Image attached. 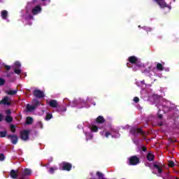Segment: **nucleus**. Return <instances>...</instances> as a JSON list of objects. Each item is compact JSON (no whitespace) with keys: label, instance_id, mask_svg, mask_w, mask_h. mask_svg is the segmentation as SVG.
I'll return each instance as SVG.
<instances>
[{"label":"nucleus","instance_id":"nucleus-36","mask_svg":"<svg viewBox=\"0 0 179 179\" xmlns=\"http://www.w3.org/2000/svg\"><path fill=\"white\" fill-rule=\"evenodd\" d=\"M50 173H54V169L53 168L50 169Z\"/></svg>","mask_w":179,"mask_h":179},{"label":"nucleus","instance_id":"nucleus-7","mask_svg":"<svg viewBox=\"0 0 179 179\" xmlns=\"http://www.w3.org/2000/svg\"><path fill=\"white\" fill-rule=\"evenodd\" d=\"M34 96H35V97H38L39 99H43V97H44V93L38 90H36L34 92Z\"/></svg>","mask_w":179,"mask_h":179},{"label":"nucleus","instance_id":"nucleus-3","mask_svg":"<svg viewBox=\"0 0 179 179\" xmlns=\"http://www.w3.org/2000/svg\"><path fill=\"white\" fill-rule=\"evenodd\" d=\"M34 104H35V106L27 105V111H33V110H36V107H37V106H40V102H38V101H37V100H35Z\"/></svg>","mask_w":179,"mask_h":179},{"label":"nucleus","instance_id":"nucleus-33","mask_svg":"<svg viewBox=\"0 0 179 179\" xmlns=\"http://www.w3.org/2000/svg\"><path fill=\"white\" fill-rule=\"evenodd\" d=\"M134 103H138L139 102V98L136 96L134 98Z\"/></svg>","mask_w":179,"mask_h":179},{"label":"nucleus","instance_id":"nucleus-38","mask_svg":"<svg viewBox=\"0 0 179 179\" xmlns=\"http://www.w3.org/2000/svg\"><path fill=\"white\" fill-rule=\"evenodd\" d=\"M2 120H3V116H2V115H0V121H2Z\"/></svg>","mask_w":179,"mask_h":179},{"label":"nucleus","instance_id":"nucleus-4","mask_svg":"<svg viewBox=\"0 0 179 179\" xmlns=\"http://www.w3.org/2000/svg\"><path fill=\"white\" fill-rule=\"evenodd\" d=\"M154 169H155V171H157L158 176H160L163 171V166L159 164H154Z\"/></svg>","mask_w":179,"mask_h":179},{"label":"nucleus","instance_id":"nucleus-24","mask_svg":"<svg viewBox=\"0 0 179 179\" xmlns=\"http://www.w3.org/2000/svg\"><path fill=\"white\" fill-rule=\"evenodd\" d=\"M96 176H98L99 178H104V175H103V173H101L100 171H98L96 173Z\"/></svg>","mask_w":179,"mask_h":179},{"label":"nucleus","instance_id":"nucleus-18","mask_svg":"<svg viewBox=\"0 0 179 179\" xmlns=\"http://www.w3.org/2000/svg\"><path fill=\"white\" fill-rule=\"evenodd\" d=\"M1 13V17L3 19H6V17H8V11L2 10Z\"/></svg>","mask_w":179,"mask_h":179},{"label":"nucleus","instance_id":"nucleus-17","mask_svg":"<svg viewBox=\"0 0 179 179\" xmlns=\"http://www.w3.org/2000/svg\"><path fill=\"white\" fill-rule=\"evenodd\" d=\"M147 159L149 160V162H152L153 159H155V155L150 152L147 155Z\"/></svg>","mask_w":179,"mask_h":179},{"label":"nucleus","instance_id":"nucleus-25","mask_svg":"<svg viewBox=\"0 0 179 179\" xmlns=\"http://www.w3.org/2000/svg\"><path fill=\"white\" fill-rule=\"evenodd\" d=\"M0 136L1 138H5V136H6V131H1Z\"/></svg>","mask_w":179,"mask_h":179},{"label":"nucleus","instance_id":"nucleus-23","mask_svg":"<svg viewBox=\"0 0 179 179\" xmlns=\"http://www.w3.org/2000/svg\"><path fill=\"white\" fill-rule=\"evenodd\" d=\"M24 174L26 176H29V175L31 174V170H30V169H25L24 170Z\"/></svg>","mask_w":179,"mask_h":179},{"label":"nucleus","instance_id":"nucleus-35","mask_svg":"<svg viewBox=\"0 0 179 179\" xmlns=\"http://www.w3.org/2000/svg\"><path fill=\"white\" fill-rule=\"evenodd\" d=\"M6 113L7 115H9V114H10V110H7L6 111Z\"/></svg>","mask_w":179,"mask_h":179},{"label":"nucleus","instance_id":"nucleus-11","mask_svg":"<svg viewBox=\"0 0 179 179\" xmlns=\"http://www.w3.org/2000/svg\"><path fill=\"white\" fill-rule=\"evenodd\" d=\"M49 106H50V107H53V108H55L58 107V102H57L55 100H51L49 101Z\"/></svg>","mask_w":179,"mask_h":179},{"label":"nucleus","instance_id":"nucleus-15","mask_svg":"<svg viewBox=\"0 0 179 179\" xmlns=\"http://www.w3.org/2000/svg\"><path fill=\"white\" fill-rule=\"evenodd\" d=\"M6 94H9L10 96H15L16 93H17V90H8L6 91Z\"/></svg>","mask_w":179,"mask_h":179},{"label":"nucleus","instance_id":"nucleus-12","mask_svg":"<svg viewBox=\"0 0 179 179\" xmlns=\"http://www.w3.org/2000/svg\"><path fill=\"white\" fill-rule=\"evenodd\" d=\"M110 135H111L113 136V138H118V136H120V134H117L115 136H114V134H113V131H111V133L106 131L105 134V136L106 138H108V136H110Z\"/></svg>","mask_w":179,"mask_h":179},{"label":"nucleus","instance_id":"nucleus-29","mask_svg":"<svg viewBox=\"0 0 179 179\" xmlns=\"http://www.w3.org/2000/svg\"><path fill=\"white\" fill-rule=\"evenodd\" d=\"M137 132V134H142V129H134V132Z\"/></svg>","mask_w":179,"mask_h":179},{"label":"nucleus","instance_id":"nucleus-27","mask_svg":"<svg viewBox=\"0 0 179 179\" xmlns=\"http://www.w3.org/2000/svg\"><path fill=\"white\" fill-rule=\"evenodd\" d=\"M10 131L11 132H15L16 131V127L14 125L10 126Z\"/></svg>","mask_w":179,"mask_h":179},{"label":"nucleus","instance_id":"nucleus-28","mask_svg":"<svg viewBox=\"0 0 179 179\" xmlns=\"http://www.w3.org/2000/svg\"><path fill=\"white\" fill-rule=\"evenodd\" d=\"M14 72L15 73H17V75H20L22 71L20 69H15Z\"/></svg>","mask_w":179,"mask_h":179},{"label":"nucleus","instance_id":"nucleus-1","mask_svg":"<svg viewBox=\"0 0 179 179\" xmlns=\"http://www.w3.org/2000/svg\"><path fill=\"white\" fill-rule=\"evenodd\" d=\"M59 169L60 170H66V171H71V169H72V164L68 162H62L59 164Z\"/></svg>","mask_w":179,"mask_h":179},{"label":"nucleus","instance_id":"nucleus-2","mask_svg":"<svg viewBox=\"0 0 179 179\" xmlns=\"http://www.w3.org/2000/svg\"><path fill=\"white\" fill-rule=\"evenodd\" d=\"M129 162L131 166H136L139 163V158L136 156H133L129 159Z\"/></svg>","mask_w":179,"mask_h":179},{"label":"nucleus","instance_id":"nucleus-14","mask_svg":"<svg viewBox=\"0 0 179 179\" xmlns=\"http://www.w3.org/2000/svg\"><path fill=\"white\" fill-rule=\"evenodd\" d=\"M129 61L131 64H135L136 62H138V59L135 56H131L129 57Z\"/></svg>","mask_w":179,"mask_h":179},{"label":"nucleus","instance_id":"nucleus-10","mask_svg":"<svg viewBox=\"0 0 179 179\" xmlns=\"http://www.w3.org/2000/svg\"><path fill=\"white\" fill-rule=\"evenodd\" d=\"M155 1L161 8H167V3H166L164 0H155Z\"/></svg>","mask_w":179,"mask_h":179},{"label":"nucleus","instance_id":"nucleus-8","mask_svg":"<svg viewBox=\"0 0 179 179\" xmlns=\"http://www.w3.org/2000/svg\"><path fill=\"white\" fill-rule=\"evenodd\" d=\"M7 138L8 139H10V141L13 145H16V143H17V136H16L15 135H9L7 136Z\"/></svg>","mask_w":179,"mask_h":179},{"label":"nucleus","instance_id":"nucleus-37","mask_svg":"<svg viewBox=\"0 0 179 179\" xmlns=\"http://www.w3.org/2000/svg\"><path fill=\"white\" fill-rule=\"evenodd\" d=\"M143 152H146V147H142Z\"/></svg>","mask_w":179,"mask_h":179},{"label":"nucleus","instance_id":"nucleus-5","mask_svg":"<svg viewBox=\"0 0 179 179\" xmlns=\"http://www.w3.org/2000/svg\"><path fill=\"white\" fill-rule=\"evenodd\" d=\"M29 134H30V131L28 130H25L21 132V139L22 141H27L29 139Z\"/></svg>","mask_w":179,"mask_h":179},{"label":"nucleus","instance_id":"nucleus-19","mask_svg":"<svg viewBox=\"0 0 179 179\" xmlns=\"http://www.w3.org/2000/svg\"><path fill=\"white\" fill-rule=\"evenodd\" d=\"M91 131H92L93 132H97V131H99V128L96 125H92L91 127Z\"/></svg>","mask_w":179,"mask_h":179},{"label":"nucleus","instance_id":"nucleus-34","mask_svg":"<svg viewBox=\"0 0 179 179\" xmlns=\"http://www.w3.org/2000/svg\"><path fill=\"white\" fill-rule=\"evenodd\" d=\"M5 68L7 71H9V69H10V66H5Z\"/></svg>","mask_w":179,"mask_h":179},{"label":"nucleus","instance_id":"nucleus-39","mask_svg":"<svg viewBox=\"0 0 179 179\" xmlns=\"http://www.w3.org/2000/svg\"><path fill=\"white\" fill-rule=\"evenodd\" d=\"M15 65H17V66H20V63L16 62V63H15Z\"/></svg>","mask_w":179,"mask_h":179},{"label":"nucleus","instance_id":"nucleus-42","mask_svg":"<svg viewBox=\"0 0 179 179\" xmlns=\"http://www.w3.org/2000/svg\"><path fill=\"white\" fill-rule=\"evenodd\" d=\"M42 1H45V0H42Z\"/></svg>","mask_w":179,"mask_h":179},{"label":"nucleus","instance_id":"nucleus-9","mask_svg":"<svg viewBox=\"0 0 179 179\" xmlns=\"http://www.w3.org/2000/svg\"><path fill=\"white\" fill-rule=\"evenodd\" d=\"M41 12V6H36L32 9V13L33 15H37L38 13H40Z\"/></svg>","mask_w":179,"mask_h":179},{"label":"nucleus","instance_id":"nucleus-21","mask_svg":"<svg viewBox=\"0 0 179 179\" xmlns=\"http://www.w3.org/2000/svg\"><path fill=\"white\" fill-rule=\"evenodd\" d=\"M6 121L7 122H12V121H13V118H12V117L8 115L6 117Z\"/></svg>","mask_w":179,"mask_h":179},{"label":"nucleus","instance_id":"nucleus-6","mask_svg":"<svg viewBox=\"0 0 179 179\" xmlns=\"http://www.w3.org/2000/svg\"><path fill=\"white\" fill-rule=\"evenodd\" d=\"M0 104H3V106H10V99L9 97L5 96L1 101H0Z\"/></svg>","mask_w":179,"mask_h":179},{"label":"nucleus","instance_id":"nucleus-22","mask_svg":"<svg viewBox=\"0 0 179 179\" xmlns=\"http://www.w3.org/2000/svg\"><path fill=\"white\" fill-rule=\"evenodd\" d=\"M33 122V118L31 117H27L26 120V124H31Z\"/></svg>","mask_w":179,"mask_h":179},{"label":"nucleus","instance_id":"nucleus-32","mask_svg":"<svg viewBox=\"0 0 179 179\" xmlns=\"http://www.w3.org/2000/svg\"><path fill=\"white\" fill-rule=\"evenodd\" d=\"M0 160L1 162L5 160V155H3V154H0Z\"/></svg>","mask_w":179,"mask_h":179},{"label":"nucleus","instance_id":"nucleus-41","mask_svg":"<svg viewBox=\"0 0 179 179\" xmlns=\"http://www.w3.org/2000/svg\"><path fill=\"white\" fill-rule=\"evenodd\" d=\"M162 115H159V118H162Z\"/></svg>","mask_w":179,"mask_h":179},{"label":"nucleus","instance_id":"nucleus-40","mask_svg":"<svg viewBox=\"0 0 179 179\" xmlns=\"http://www.w3.org/2000/svg\"><path fill=\"white\" fill-rule=\"evenodd\" d=\"M39 125H41V128H43V124H41V122H39Z\"/></svg>","mask_w":179,"mask_h":179},{"label":"nucleus","instance_id":"nucleus-13","mask_svg":"<svg viewBox=\"0 0 179 179\" xmlns=\"http://www.w3.org/2000/svg\"><path fill=\"white\" fill-rule=\"evenodd\" d=\"M17 173H19L18 171L11 170L10 176L12 178H17Z\"/></svg>","mask_w":179,"mask_h":179},{"label":"nucleus","instance_id":"nucleus-26","mask_svg":"<svg viewBox=\"0 0 179 179\" xmlns=\"http://www.w3.org/2000/svg\"><path fill=\"white\" fill-rule=\"evenodd\" d=\"M168 164H169V167H174V166H175L174 162H173V161H169Z\"/></svg>","mask_w":179,"mask_h":179},{"label":"nucleus","instance_id":"nucleus-31","mask_svg":"<svg viewBox=\"0 0 179 179\" xmlns=\"http://www.w3.org/2000/svg\"><path fill=\"white\" fill-rule=\"evenodd\" d=\"M51 118H52V115L51 114H48L46 115V120H51Z\"/></svg>","mask_w":179,"mask_h":179},{"label":"nucleus","instance_id":"nucleus-20","mask_svg":"<svg viewBox=\"0 0 179 179\" xmlns=\"http://www.w3.org/2000/svg\"><path fill=\"white\" fill-rule=\"evenodd\" d=\"M157 69H158V71H163V64L158 63L157 64Z\"/></svg>","mask_w":179,"mask_h":179},{"label":"nucleus","instance_id":"nucleus-16","mask_svg":"<svg viewBox=\"0 0 179 179\" xmlns=\"http://www.w3.org/2000/svg\"><path fill=\"white\" fill-rule=\"evenodd\" d=\"M96 122H98V124H103L104 122V117H103V116H99L96 118Z\"/></svg>","mask_w":179,"mask_h":179},{"label":"nucleus","instance_id":"nucleus-30","mask_svg":"<svg viewBox=\"0 0 179 179\" xmlns=\"http://www.w3.org/2000/svg\"><path fill=\"white\" fill-rule=\"evenodd\" d=\"M2 85H5V80L0 78V86H2Z\"/></svg>","mask_w":179,"mask_h":179}]
</instances>
